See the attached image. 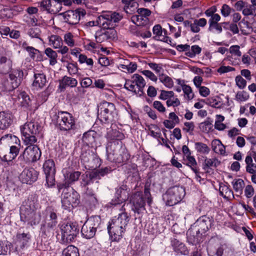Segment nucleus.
Here are the masks:
<instances>
[{"instance_id":"2","label":"nucleus","mask_w":256,"mask_h":256,"mask_svg":"<svg viewBox=\"0 0 256 256\" xmlns=\"http://www.w3.org/2000/svg\"><path fill=\"white\" fill-rule=\"evenodd\" d=\"M59 192L62 190L61 196L62 206L64 210L71 212L80 202L79 194L67 184H58Z\"/></svg>"},{"instance_id":"1","label":"nucleus","mask_w":256,"mask_h":256,"mask_svg":"<svg viewBox=\"0 0 256 256\" xmlns=\"http://www.w3.org/2000/svg\"><path fill=\"white\" fill-rule=\"evenodd\" d=\"M113 208H118L120 212L118 216L114 217L108 226V230L110 239L112 242H119L123 237L126 228L130 220V216L126 212L124 206L126 200L119 196H114L110 202Z\"/></svg>"},{"instance_id":"47","label":"nucleus","mask_w":256,"mask_h":256,"mask_svg":"<svg viewBox=\"0 0 256 256\" xmlns=\"http://www.w3.org/2000/svg\"><path fill=\"white\" fill-rule=\"evenodd\" d=\"M184 160L186 162V166H189L194 172H197L198 164L194 156H189L184 158Z\"/></svg>"},{"instance_id":"39","label":"nucleus","mask_w":256,"mask_h":256,"mask_svg":"<svg viewBox=\"0 0 256 256\" xmlns=\"http://www.w3.org/2000/svg\"><path fill=\"white\" fill-rule=\"evenodd\" d=\"M58 51L56 52L50 48H47L44 50V54L50 60V64L54 66L57 63Z\"/></svg>"},{"instance_id":"30","label":"nucleus","mask_w":256,"mask_h":256,"mask_svg":"<svg viewBox=\"0 0 256 256\" xmlns=\"http://www.w3.org/2000/svg\"><path fill=\"white\" fill-rule=\"evenodd\" d=\"M152 32L155 35L156 39L158 40H160L162 41H164L166 42H170V38L168 36H164L162 35L163 32L165 34L166 33V30H164L162 31V28L159 24H157L154 26L152 28Z\"/></svg>"},{"instance_id":"24","label":"nucleus","mask_w":256,"mask_h":256,"mask_svg":"<svg viewBox=\"0 0 256 256\" xmlns=\"http://www.w3.org/2000/svg\"><path fill=\"white\" fill-rule=\"evenodd\" d=\"M65 182L63 184H67L69 186L78 180L81 172L79 171H74L70 169H64L62 170Z\"/></svg>"},{"instance_id":"45","label":"nucleus","mask_w":256,"mask_h":256,"mask_svg":"<svg viewBox=\"0 0 256 256\" xmlns=\"http://www.w3.org/2000/svg\"><path fill=\"white\" fill-rule=\"evenodd\" d=\"M62 255V256H80V254L76 247L70 245L63 250Z\"/></svg>"},{"instance_id":"14","label":"nucleus","mask_w":256,"mask_h":256,"mask_svg":"<svg viewBox=\"0 0 256 256\" xmlns=\"http://www.w3.org/2000/svg\"><path fill=\"white\" fill-rule=\"evenodd\" d=\"M42 152L38 146H28L24 149L22 157L25 162H35L38 160Z\"/></svg>"},{"instance_id":"55","label":"nucleus","mask_w":256,"mask_h":256,"mask_svg":"<svg viewBox=\"0 0 256 256\" xmlns=\"http://www.w3.org/2000/svg\"><path fill=\"white\" fill-rule=\"evenodd\" d=\"M160 80L162 82L166 88H171L174 86V82L172 80L170 76L166 74H162L159 78Z\"/></svg>"},{"instance_id":"49","label":"nucleus","mask_w":256,"mask_h":256,"mask_svg":"<svg viewBox=\"0 0 256 256\" xmlns=\"http://www.w3.org/2000/svg\"><path fill=\"white\" fill-rule=\"evenodd\" d=\"M36 135L22 134L24 144L27 146H36L34 144L37 142Z\"/></svg>"},{"instance_id":"38","label":"nucleus","mask_w":256,"mask_h":256,"mask_svg":"<svg viewBox=\"0 0 256 256\" xmlns=\"http://www.w3.org/2000/svg\"><path fill=\"white\" fill-rule=\"evenodd\" d=\"M93 172L92 171L89 172L88 174H85L82 176V181L80 182L81 186H83L84 189L87 188L86 186L92 184L94 181L96 180L95 179V177L94 175H92Z\"/></svg>"},{"instance_id":"62","label":"nucleus","mask_w":256,"mask_h":256,"mask_svg":"<svg viewBox=\"0 0 256 256\" xmlns=\"http://www.w3.org/2000/svg\"><path fill=\"white\" fill-rule=\"evenodd\" d=\"M51 0H42L39 4V6L42 11H46L47 14H50V6Z\"/></svg>"},{"instance_id":"10","label":"nucleus","mask_w":256,"mask_h":256,"mask_svg":"<svg viewBox=\"0 0 256 256\" xmlns=\"http://www.w3.org/2000/svg\"><path fill=\"white\" fill-rule=\"evenodd\" d=\"M100 222L101 218L100 216H92L88 218L82 228V236L86 239L92 238L95 236Z\"/></svg>"},{"instance_id":"58","label":"nucleus","mask_w":256,"mask_h":256,"mask_svg":"<svg viewBox=\"0 0 256 256\" xmlns=\"http://www.w3.org/2000/svg\"><path fill=\"white\" fill-rule=\"evenodd\" d=\"M122 2L124 4V10L127 13H130L132 10L130 8L135 7L138 5L135 0H122Z\"/></svg>"},{"instance_id":"57","label":"nucleus","mask_w":256,"mask_h":256,"mask_svg":"<svg viewBox=\"0 0 256 256\" xmlns=\"http://www.w3.org/2000/svg\"><path fill=\"white\" fill-rule=\"evenodd\" d=\"M94 154L90 152V150L88 151L83 152L80 156V160L82 162L87 166L88 163H89L90 160L92 159V156Z\"/></svg>"},{"instance_id":"42","label":"nucleus","mask_w":256,"mask_h":256,"mask_svg":"<svg viewBox=\"0 0 256 256\" xmlns=\"http://www.w3.org/2000/svg\"><path fill=\"white\" fill-rule=\"evenodd\" d=\"M220 164V162L216 158H206L203 164V169L205 170L210 168H216Z\"/></svg>"},{"instance_id":"33","label":"nucleus","mask_w":256,"mask_h":256,"mask_svg":"<svg viewBox=\"0 0 256 256\" xmlns=\"http://www.w3.org/2000/svg\"><path fill=\"white\" fill-rule=\"evenodd\" d=\"M219 192L220 195L226 200L234 198L232 190L228 186L223 183L220 184Z\"/></svg>"},{"instance_id":"3","label":"nucleus","mask_w":256,"mask_h":256,"mask_svg":"<svg viewBox=\"0 0 256 256\" xmlns=\"http://www.w3.org/2000/svg\"><path fill=\"white\" fill-rule=\"evenodd\" d=\"M122 142H109L106 145V155L108 160L118 164L126 163L130 158L127 150L122 146Z\"/></svg>"},{"instance_id":"31","label":"nucleus","mask_w":256,"mask_h":256,"mask_svg":"<svg viewBox=\"0 0 256 256\" xmlns=\"http://www.w3.org/2000/svg\"><path fill=\"white\" fill-rule=\"evenodd\" d=\"M77 84L78 81L76 78L64 76L60 81L59 88L62 90L65 89L68 86L74 88L76 86Z\"/></svg>"},{"instance_id":"52","label":"nucleus","mask_w":256,"mask_h":256,"mask_svg":"<svg viewBox=\"0 0 256 256\" xmlns=\"http://www.w3.org/2000/svg\"><path fill=\"white\" fill-rule=\"evenodd\" d=\"M102 30L109 41L114 40L117 36V33L114 28H104Z\"/></svg>"},{"instance_id":"9","label":"nucleus","mask_w":256,"mask_h":256,"mask_svg":"<svg viewBox=\"0 0 256 256\" xmlns=\"http://www.w3.org/2000/svg\"><path fill=\"white\" fill-rule=\"evenodd\" d=\"M146 84V82L143 77L139 74H135L130 79L126 80L124 87L140 96L144 94V89Z\"/></svg>"},{"instance_id":"8","label":"nucleus","mask_w":256,"mask_h":256,"mask_svg":"<svg viewBox=\"0 0 256 256\" xmlns=\"http://www.w3.org/2000/svg\"><path fill=\"white\" fill-rule=\"evenodd\" d=\"M185 195L184 188L174 186L169 188L162 196V200L167 206H171L179 203Z\"/></svg>"},{"instance_id":"54","label":"nucleus","mask_w":256,"mask_h":256,"mask_svg":"<svg viewBox=\"0 0 256 256\" xmlns=\"http://www.w3.org/2000/svg\"><path fill=\"white\" fill-rule=\"evenodd\" d=\"M50 6V14H58L62 8V4L56 0H51Z\"/></svg>"},{"instance_id":"56","label":"nucleus","mask_w":256,"mask_h":256,"mask_svg":"<svg viewBox=\"0 0 256 256\" xmlns=\"http://www.w3.org/2000/svg\"><path fill=\"white\" fill-rule=\"evenodd\" d=\"M200 128L203 132L208 134L212 131L213 124L210 121L206 120L200 124Z\"/></svg>"},{"instance_id":"18","label":"nucleus","mask_w":256,"mask_h":256,"mask_svg":"<svg viewBox=\"0 0 256 256\" xmlns=\"http://www.w3.org/2000/svg\"><path fill=\"white\" fill-rule=\"evenodd\" d=\"M21 221L32 226L38 224L41 220V215L36 211L20 213Z\"/></svg>"},{"instance_id":"15","label":"nucleus","mask_w":256,"mask_h":256,"mask_svg":"<svg viewBox=\"0 0 256 256\" xmlns=\"http://www.w3.org/2000/svg\"><path fill=\"white\" fill-rule=\"evenodd\" d=\"M137 15L132 16V22L138 26H146L149 24L148 16L151 14L150 10L145 8H140L138 9Z\"/></svg>"},{"instance_id":"32","label":"nucleus","mask_w":256,"mask_h":256,"mask_svg":"<svg viewBox=\"0 0 256 256\" xmlns=\"http://www.w3.org/2000/svg\"><path fill=\"white\" fill-rule=\"evenodd\" d=\"M30 238V234L28 233H19L14 238V242L17 246L22 248L27 244Z\"/></svg>"},{"instance_id":"34","label":"nucleus","mask_w":256,"mask_h":256,"mask_svg":"<svg viewBox=\"0 0 256 256\" xmlns=\"http://www.w3.org/2000/svg\"><path fill=\"white\" fill-rule=\"evenodd\" d=\"M107 139L112 140V142L120 141L125 138L123 133L116 130H112L108 131L106 134Z\"/></svg>"},{"instance_id":"26","label":"nucleus","mask_w":256,"mask_h":256,"mask_svg":"<svg viewBox=\"0 0 256 256\" xmlns=\"http://www.w3.org/2000/svg\"><path fill=\"white\" fill-rule=\"evenodd\" d=\"M137 64L135 62H130L129 60L124 59L123 62L118 65V68L123 72L128 73H133L137 69Z\"/></svg>"},{"instance_id":"37","label":"nucleus","mask_w":256,"mask_h":256,"mask_svg":"<svg viewBox=\"0 0 256 256\" xmlns=\"http://www.w3.org/2000/svg\"><path fill=\"white\" fill-rule=\"evenodd\" d=\"M129 190L126 184H122L116 188L115 194L116 196H119L122 200L126 201L128 199L129 196Z\"/></svg>"},{"instance_id":"36","label":"nucleus","mask_w":256,"mask_h":256,"mask_svg":"<svg viewBox=\"0 0 256 256\" xmlns=\"http://www.w3.org/2000/svg\"><path fill=\"white\" fill-rule=\"evenodd\" d=\"M212 150L216 154L220 155H224L226 154V148L218 139H215L212 142Z\"/></svg>"},{"instance_id":"7","label":"nucleus","mask_w":256,"mask_h":256,"mask_svg":"<svg viewBox=\"0 0 256 256\" xmlns=\"http://www.w3.org/2000/svg\"><path fill=\"white\" fill-rule=\"evenodd\" d=\"M44 222L41 225L40 230L46 236L50 234L56 227L58 220L57 210L52 206H47L43 212Z\"/></svg>"},{"instance_id":"20","label":"nucleus","mask_w":256,"mask_h":256,"mask_svg":"<svg viewBox=\"0 0 256 256\" xmlns=\"http://www.w3.org/2000/svg\"><path fill=\"white\" fill-rule=\"evenodd\" d=\"M64 21L68 24L72 25L76 24L78 23L80 16H84V14L82 11L79 10H68L65 12L62 13Z\"/></svg>"},{"instance_id":"25","label":"nucleus","mask_w":256,"mask_h":256,"mask_svg":"<svg viewBox=\"0 0 256 256\" xmlns=\"http://www.w3.org/2000/svg\"><path fill=\"white\" fill-rule=\"evenodd\" d=\"M13 122V116L9 112L4 111L0 112V129L8 128Z\"/></svg>"},{"instance_id":"13","label":"nucleus","mask_w":256,"mask_h":256,"mask_svg":"<svg viewBox=\"0 0 256 256\" xmlns=\"http://www.w3.org/2000/svg\"><path fill=\"white\" fill-rule=\"evenodd\" d=\"M23 76L24 73L22 70L20 69L13 70L9 74V80H7L4 83L6 90L11 91L17 88L20 84Z\"/></svg>"},{"instance_id":"59","label":"nucleus","mask_w":256,"mask_h":256,"mask_svg":"<svg viewBox=\"0 0 256 256\" xmlns=\"http://www.w3.org/2000/svg\"><path fill=\"white\" fill-rule=\"evenodd\" d=\"M249 98L248 94L246 91H239L236 95L235 100L238 102L246 101Z\"/></svg>"},{"instance_id":"53","label":"nucleus","mask_w":256,"mask_h":256,"mask_svg":"<svg viewBox=\"0 0 256 256\" xmlns=\"http://www.w3.org/2000/svg\"><path fill=\"white\" fill-rule=\"evenodd\" d=\"M101 165V160L100 159L98 158V156L95 154H94L92 157V159L90 160L89 163L88 164L87 166L88 167V168L94 169L96 170V168Z\"/></svg>"},{"instance_id":"40","label":"nucleus","mask_w":256,"mask_h":256,"mask_svg":"<svg viewBox=\"0 0 256 256\" xmlns=\"http://www.w3.org/2000/svg\"><path fill=\"white\" fill-rule=\"evenodd\" d=\"M42 168L45 174H56L54 162L52 159L46 160L43 164Z\"/></svg>"},{"instance_id":"16","label":"nucleus","mask_w":256,"mask_h":256,"mask_svg":"<svg viewBox=\"0 0 256 256\" xmlns=\"http://www.w3.org/2000/svg\"><path fill=\"white\" fill-rule=\"evenodd\" d=\"M48 44L54 49H58V52L64 56L69 52V48L64 45L61 37L58 35L52 34L48 36Z\"/></svg>"},{"instance_id":"44","label":"nucleus","mask_w":256,"mask_h":256,"mask_svg":"<svg viewBox=\"0 0 256 256\" xmlns=\"http://www.w3.org/2000/svg\"><path fill=\"white\" fill-rule=\"evenodd\" d=\"M64 42L66 45V46L68 48H72L76 46V44L74 40V36L70 32H67L64 34Z\"/></svg>"},{"instance_id":"28","label":"nucleus","mask_w":256,"mask_h":256,"mask_svg":"<svg viewBox=\"0 0 256 256\" xmlns=\"http://www.w3.org/2000/svg\"><path fill=\"white\" fill-rule=\"evenodd\" d=\"M97 136L98 134L96 132L88 130L84 134L82 140L87 146H93Z\"/></svg>"},{"instance_id":"48","label":"nucleus","mask_w":256,"mask_h":256,"mask_svg":"<svg viewBox=\"0 0 256 256\" xmlns=\"http://www.w3.org/2000/svg\"><path fill=\"white\" fill-rule=\"evenodd\" d=\"M194 148L197 152L202 154H207L210 151L208 146L202 142H196L194 144Z\"/></svg>"},{"instance_id":"41","label":"nucleus","mask_w":256,"mask_h":256,"mask_svg":"<svg viewBox=\"0 0 256 256\" xmlns=\"http://www.w3.org/2000/svg\"><path fill=\"white\" fill-rule=\"evenodd\" d=\"M112 170L110 167L106 166L100 169H97L92 171L93 174L96 180H100L102 177L110 173Z\"/></svg>"},{"instance_id":"6","label":"nucleus","mask_w":256,"mask_h":256,"mask_svg":"<svg viewBox=\"0 0 256 256\" xmlns=\"http://www.w3.org/2000/svg\"><path fill=\"white\" fill-rule=\"evenodd\" d=\"M52 120L62 131L68 132L76 128V120L72 114L65 111H58L52 116Z\"/></svg>"},{"instance_id":"23","label":"nucleus","mask_w":256,"mask_h":256,"mask_svg":"<svg viewBox=\"0 0 256 256\" xmlns=\"http://www.w3.org/2000/svg\"><path fill=\"white\" fill-rule=\"evenodd\" d=\"M40 128V126L37 122H30L20 126V132L22 134L37 135Z\"/></svg>"},{"instance_id":"12","label":"nucleus","mask_w":256,"mask_h":256,"mask_svg":"<svg viewBox=\"0 0 256 256\" xmlns=\"http://www.w3.org/2000/svg\"><path fill=\"white\" fill-rule=\"evenodd\" d=\"M122 18L118 12H108L98 17L100 24L102 26L103 28H114L115 23L118 22Z\"/></svg>"},{"instance_id":"35","label":"nucleus","mask_w":256,"mask_h":256,"mask_svg":"<svg viewBox=\"0 0 256 256\" xmlns=\"http://www.w3.org/2000/svg\"><path fill=\"white\" fill-rule=\"evenodd\" d=\"M240 49V46L238 45H233L229 48V52L232 54L231 58L234 59L233 62L235 64H238L240 62L242 52Z\"/></svg>"},{"instance_id":"51","label":"nucleus","mask_w":256,"mask_h":256,"mask_svg":"<svg viewBox=\"0 0 256 256\" xmlns=\"http://www.w3.org/2000/svg\"><path fill=\"white\" fill-rule=\"evenodd\" d=\"M19 98L22 100L20 102L22 106L26 108H30L31 107V100L29 96L26 92H20L19 95Z\"/></svg>"},{"instance_id":"50","label":"nucleus","mask_w":256,"mask_h":256,"mask_svg":"<svg viewBox=\"0 0 256 256\" xmlns=\"http://www.w3.org/2000/svg\"><path fill=\"white\" fill-rule=\"evenodd\" d=\"M201 52L202 48L198 45L194 44L190 48L189 50L185 52V54L190 58H194L196 55L200 54Z\"/></svg>"},{"instance_id":"27","label":"nucleus","mask_w":256,"mask_h":256,"mask_svg":"<svg viewBox=\"0 0 256 256\" xmlns=\"http://www.w3.org/2000/svg\"><path fill=\"white\" fill-rule=\"evenodd\" d=\"M172 246L174 251L178 255H186L188 253L186 247L184 244L176 239H174L171 242Z\"/></svg>"},{"instance_id":"21","label":"nucleus","mask_w":256,"mask_h":256,"mask_svg":"<svg viewBox=\"0 0 256 256\" xmlns=\"http://www.w3.org/2000/svg\"><path fill=\"white\" fill-rule=\"evenodd\" d=\"M38 198L35 194L30 195L22 202L20 208V213L35 211L38 206Z\"/></svg>"},{"instance_id":"22","label":"nucleus","mask_w":256,"mask_h":256,"mask_svg":"<svg viewBox=\"0 0 256 256\" xmlns=\"http://www.w3.org/2000/svg\"><path fill=\"white\" fill-rule=\"evenodd\" d=\"M213 220L206 216L200 217L196 222V226L198 227V232L202 234L208 231L211 228Z\"/></svg>"},{"instance_id":"5","label":"nucleus","mask_w":256,"mask_h":256,"mask_svg":"<svg viewBox=\"0 0 256 256\" xmlns=\"http://www.w3.org/2000/svg\"><path fill=\"white\" fill-rule=\"evenodd\" d=\"M98 118L106 124H112L118 119V114L113 103L104 101L98 106Z\"/></svg>"},{"instance_id":"17","label":"nucleus","mask_w":256,"mask_h":256,"mask_svg":"<svg viewBox=\"0 0 256 256\" xmlns=\"http://www.w3.org/2000/svg\"><path fill=\"white\" fill-rule=\"evenodd\" d=\"M130 203L132 204V210L135 213L139 214L141 211L146 210V200L140 192H137L132 195L130 198Z\"/></svg>"},{"instance_id":"19","label":"nucleus","mask_w":256,"mask_h":256,"mask_svg":"<svg viewBox=\"0 0 256 256\" xmlns=\"http://www.w3.org/2000/svg\"><path fill=\"white\" fill-rule=\"evenodd\" d=\"M38 172L33 168H25L20 174L19 178L24 184H32L38 178Z\"/></svg>"},{"instance_id":"43","label":"nucleus","mask_w":256,"mask_h":256,"mask_svg":"<svg viewBox=\"0 0 256 256\" xmlns=\"http://www.w3.org/2000/svg\"><path fill=\"white\" fill-rule=\"evenodd\" d=\"M206 104L212 107L220 108L222 105L221 99L218 96L210 97L206 100Z\"/></svg>"},{"instance_id":"61","label":"nucleus","mask_w":256,"mask_h":256,"mask_svg":"<svg viewBox=\"0 0 256 256\" xmlns=\"http://www.w3.org/2000/svg\"><path fill=\"white\" fill-rule=\"evenodd\" d=\"M28 34L32 38H36L40 39L41 31L39 28H32L29 29L28 32Z\"/></svg>"},{"instance_id":"11","label":"nucleus","mask_w":256,"mask_h":256,"mask_svg":"<svg viewBox=\"0 0 256 256\" xmlns=\"http://www.w3.org/2000/svg\"><path fill=\"white\" fill-rule=\"evenodd\" d=\"M62 240L64 242L72 241L79 232V228L76 222H70L64 224L60 227Z\"/></svg>"},{"instance_id":"64","label":"nucleus","mask_w":256,"mask_h":256,"mask_svg":"<svg viewBox=\"0 0 256 256\" xmlns=\"http://www.w3.org/2000/svg\"><path fill=\"white\" fill-rule=\"evenodd\" d=\"M242 14L244 16H256V8L254 6L249 5L245 8L242 10Z\"/></svg>"},{"instance_id":"4","label":"nucleus","mask_w":256,"mask_h":256,"mask_svg":"<svg viewBox=\"0 0 256 256\" xmlns=\"http://www.w3.org/2000/svg\"><path fill=\"white\" fill-rule=\"evenodd\" d=\"M20 142V140L12 134H6L0 138V158L4 164L11 165L16 158L8 152V146L12 143Z\"/></svg>"},{"instance_id":"46","label":"nucleus","mask_w":256,"mask_h":256,"mask_svg":"<svg viewBox=\"0 0 256 256\" xmlns=\"http://www.w3.org/2000/svg\"><path fill=\"white\" fill-rule=\"evenodd\" d=\"M233 188L236 192L241 194L244 187V182L241 178L234 179L232 182Z\"/></svg>"},{"instance_id":"63","label":"nucleus","mask_w":256,"mask_h":256,"mask_svg":"<svg viewBox=\"0 0 256 256\" xmlns=\"http://www.w3.org/2000/svg\"><path fill=\"white\" fill-rule=\"evenodd\" d=\"M0 64H4L6 72H8L12 68V62L6 56H2L0 57Z\"/></svg>"},{"instance_id":"60","label":"nucleus","mask_w":256,"mask_h":256,"mask_svg":"<svg viewBox=\"0 0 256 256\" xmlns=\"http://www.w3.org/2000/svg\"><path fill=\"white\" fill-rule=\"evenodd\" d=\"M182 90L184 94V97L186 100H190L194 98V95L192 88L190 86H184Z\"/></svg>"},{"instance_id":"29","label":"nucleus","mask_w":256,"mask_h":256,"mask_svg":"<svg viewBox=\"0 0 256 256\" xmlns=\"http://www.w3.org/2000/svg\"><path fill=\"white\" fill-rule=\"evenodd\" d=\"M32 86L36 90L44 88L46 82V75L43 73L35 74Z\"/></svg>"}]
</instances>
